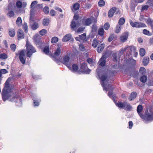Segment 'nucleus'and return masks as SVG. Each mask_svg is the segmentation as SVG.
I'll list each match as a JSON object with an SVG mask.
<instances>
[{
    "instance_id": "nucleus-1",
    "label": "nucleus",
    "mask_w": 153,
    "mask_h": 153,
    "mask_svg": "<svg viewBox=\"0 0 153 153\" xmlns=\"http://www.w3.org/2000/svg\"><path fill=\"white\" fill-rule=\"evenodd\" d=\"M12 78L10 77L7 79L2 89L1 95L2 100L4 101H6L11 97V96L10 93L11 92L12 88L10 86V82Z\"/></svg>"
},
{
    "instance_id": "nucleus-2",
    "label": "nucleus",
    "mask_w": 153,
    "mask_h": 153,
    "mask_svg": "<svg viewBox=\"0 0 153 153\" xmlns=\"http://www.w3.org/2000/svg\"><path fill=\"white\" fill-rule=\"evenodd\" d=\"M143 108L141 105H138L137 108V111L140 117L143 120V121L146 122L153 120V112L150 109L146 110L144 115L141 113Z\"/></svg>"
},
{
    "instance_id": "nucleus-3",
    "label": "nucleus",
    "mask_w": 153,
    "mask_h": 153,
    "mask_svg": "<svg viewBox=\"0 0 153 153\" xmlns=\"http://www.w3.org/2000/svg\"><path fill=\"white\" fill-rule=\"evenodd\" d=\"M26 50L23 49L19 51L18 54H16V55H19V58L20 62L23 64H24L25 62L26 58L25 53H26V56L27 57H29V41L28 39L26 40Z\"/></svg>"
},
{
    "instance_id": "nucleus-4",
    "label": "nucleus",
    "mask_w": 153,
    "mask_h": 153,
    "mask_svg": "<svg viewBox=\"0 0 153 153\" xmlns=\"http://www.w3.org/2000/svg\"><path fill=\"white\" fill-rule=\"evenodd\" d=\"M107 76L105 75H102L100 79L102 80L101 85L103 88V89L107 91L109 89L110 86L107 85V81L108 80L107 79Z\"/></svg>"
},
{
    "instance_id": "nucleus-5",
    "label": "nucleus",
    "mask_w": 153,
    "mask_h": 153,
    "mask_svg": "<svg viewBox=\"0 0 153 153\" xmlns=\"http://www.w3.org/2000/svg\"><path fill=\"white\" fill-rule=\"evenodd\" d=\"M130 23L131 25L133 27L140 28L144 27L146 26V25L143 23L134 22L131 21H130Z\"/></svg>"
},
{
    "instance_id": "nucleus-6",
    "label": "nucleus",
    "mask_w": 153,
    "mask_h": 153,
    "mask_svg": "<svg viewBox=\"0 0 153 153\" xmlns=\"http://www.w3.org/2000/svg\"><path fill=\"white\" fill-rule=\"evenodd\" d=\"M13 98L17 106L20 107L22 105V99L19 96L14 95Z\"/></svg>"
},
{
    "instance_id": "nucleus-7",
    "label": "nucleus",
    "mask_w": 153,
    "mask_h": 153,
    "mask_svg": "<svg viewBox=\"0 0 153 153\" xmlns=\"http://www.w3.org/2000/svg\"><path fill=\"white\" fill-rule=\"evenodd\" d=\"M24 33L22 29H18L17 32L18 39L19 40L24 38Z\"/></svg>"
},
{
    "instance_id": "nucleus-8",
    "label": "nucleus",
    "mask_w": 153,
    "mask_h": 153,
    "mask_svg": "<svg viewBox=\"0 0 153 153\" xmlns=\"http://www.w3.org/2000/svg\"><path fill=\"white\" fill-rule=\"evenodd\" d=\"M69 60L70 57L68 55L65 56L63 58V63L65 64L68 68L70 67L68 64Z\"/></svg>"
},
{
    "instance_id": "nucleus-9",
    "label": "nucleus",
    "mask_w": 153,
    "mask_h": 153,
    "mask_svg": "<svg viewBox=\"0 0 153 153\" xmlns=\"http://www.w3.org/2000/svg\"><path fill=\"white\" fill-rule=\"evenodd\" d=\"M106 59V57L105 55L102 56L99 62L100 65L102 66H104L105 65Z\"/></svg>"
},
{
    "instance_id": "nucleus-10",
    "label": "nucleus",
    "mask_w": 153,
    "mask_h": 153,
    "mask_svg": "<svg viewBox=\"0 0 153 153\" xmlns=\"http://www.w3.org/2000/svg\"><path fill=\"white\" fill-rule=\"evenodd\" d=\"M128 33L126 32L120 37L121 41L122 42H124L126 41L128 38Z\"/></svg>"
},
{
    "instance_id": "nucleus-11",
    "label": "nucleus",
    "mask_w": 153,
    "mask_h": 153,
    "mask_svg": "<svg viewBox=\"0 0 153 153\" xmlns=\"http://www.w3.org/2000/svg\"><path fill=\"white\" fill-rule=\"evenodd\" d=\"M91 19L90 18H87L83 21L82 24L84 25H89L91 24Z\"/></svg>"
},
{
    "instance_id": "nucleus-12",
    "label": "nucleus",
    "mask_w": 153,
    "mask_h": 153,
    "mask_svg": "<svg viewBox=\"0 0 153 153\" xmlns=\"http://www.w3.org/2000/svg\"><path fill=\"white\" fill-rule=\"evenodd\" d=\"M116 7H113L111 9L109 10L108 13V16L109 17H112L116 11Z\"/></svg>"
},
{
    "instance_id": "nucleus-13",
    "label": "nucleus",
    "mask_w": 153,
    "mask_h": 153,
    "mask_svg": "<svg viewBox=\"0 0 153 153\" xmlns=\"http://www.w3.org/2000/svg\"><path fill=\"white\" fill-rule=\"evenodd\" d=\"M71 34L70 33L68 34L63 37L62 39V41L63 42H66L68 41L71 39Z\"/></svg>"
},
{
    "instance_id": "nucleus-14",
    "label": "nucleus",
    "mask_w": 153,
    "mask_h": 153,
    "mask_svg": "<svg viewBox=\"0 0 153 153\" xmlns=\"http://www.w3.org/2000/svg\"><path fill=\"white\" fill-rule=\"evenodd\" d=\"M124 108L125 110L127 111H130L132 108V107L131 105L127 102H125V104Z\"/></svg>"
},
{
    "instance_id": "nucleus-15",
    "label": "nucleus",
    "mask_w": 153,
    "mask_h": 153,
    "mask_svg": "<svg viewBox=\"0 0 153 153\" xmlns=\"http://www.w3.org/2000/svg\"><path fill=\"white\" fill-rule=\"evenodd\" d=\"M36 52V51L34 47L31 45H29V57L32 53Z\"/></svg>"
},
{
    "instance_id": "nucleus-16",
    "label": "nucleus",
    "mask_w": 153,
    "mask_h": 153,
    "mask_svg": "<svg viewBox=\"0 0 153 153\" xmlns=\"http://www.w3.org/2000/svg\"><path fill=\"white\" fill-rule=\"evenodd\" d=\"M137 94L136 92H134L131 93L128 99L130 101H131L135 99L137 96Z\"/></svg>"
},
{
    "instance_id": "nucleus-17",
    "label": "nucleus",
    "mask_w": 153,
    "mask_h": 153,
    "mask_svg": "<svg viewBox=\"0 0 153 153\" xmlns=\"http://www.w3.org/2000/svg\"><path fill=\"white\" fill-rule=\"evenodd\" d=\"M104 46L105 45L103 43H102L101 44L98 45L97 49V51L99 53H100L103 51L104 48Z\"/></svg>"
},
{
    "instance_id": "nucleus-18",
    "label": "nucleus",
    "mask_w": 153,
    "mask_h": 153,
    "mask_svg": "<svg viewBox=\"0 0 153 153\" xmlns=\"http://www.w3.org/2000/svg\"><path fill=\"white\" fill-rule=\"evenodd\" d=\"M134 49L135 47L134 46L126 47L123 48H122L120 51L121 52H123L126 51L127 49L128 51L131 50L132 51V50H134Z\"/></svg>"
},
{
    "instance_id": "nucleus-19",
    "label": "nucleus",
    "mask_w": 153,
    "mask_h": 153,
    "mask_svg": "<svg viewBox=\"0 0 153 153\" xmlns=\"http://www.w3.org/2000/svg\"><path fill=\"white\" fill-rule=\"evenodd\" d=\"M16 24L19 27H20L22 25V21L20 17H19L16 20Z\"/></svg>"
},
{
    "instance_id": "nucleus-20",
    "label": "nucleus",
    "mask_w": 153,
    "mask_h": 153,
    "mask_svg": "<svg viewBox=\"0 0 153 153\" xmlns=\"http://www.w3.org/2000/svg\"><path fill=\"white\" fill-rule=\"evenodd\" d=\"M49 19L48 18H44L43 21V24L45 26H48L49 24Z\"/></svg>"
},
{
    "instance_id": "nucleus-21",
    "label": "nucleus",
    "mask_w": 153,
    "mask_h": 153,
    "mask_svg": "<svg viewBox=\"0 0 153 153\" xmlns=\"http://www.w3.org/2000/svg\"><path fill=\"white\" fill-rule=\"evenodd\" d=\"M149 62V58L147 57H145L143 60V63L144 66L147 65Z\"/></svg>"
},
{
    "instance_id": "nucleus-22",
    "label": "nucleus",
    "mask_w": 153,
    "mask_h": 153,
    "mask_svg": "<svg viewBox=\"0 0 153 153\" xmlns=\"http://www.w3.org/2000/svg\"><path fill=\"white\" fill-rule=\"evenodd\" d=\"M100 41H98L96 39H94L93 40V43L92 44V46L94 48L97 47V45L99 44Z\"/></svg>"
},
{
    "instance_id": "nucleus-23",
    "label": "nucleus",
    "mask_w": 153,
    "mask_h": 153,
    "mask_svg": "<svg viewBox=\"0 0 153 153\" xmlns=\"http://www.w3.org/2000/svg\"><path fill=\"white\" fill-rule=\"evenodd\" d=\"M41 39V37L38 34L36 35L33 37L34 40L36 42H39Z\"/></svg>"
},
{
    "instance_id": "nucleus-24",
    "label": "nucleus",
    "mask_w": 153,
    "mask_h": 153,
    "mask_svg": "<svg viewBox=\"0 0 153 153\" xmlns=\"http://www.w3.org/2000/svg\"><path fill=\"white\" fill-rule=\"evenodd\" d=\"M143 33L144 34L149 36H151L153 34V31L150 32L149 31L147 30V29H144L143 31Z\"/></svg>"
},
{
    "instance_id": "nucleus-25",
    "label": "nucleus",
    "mask_w": 153,
    "mask_h": 153,
    "mask_svg": "<svg viewBox=\"0 0 153 153\" xmlns=\"http://www.w3.org/2000/svg\"><path fill=\"white\" fill-rule=\"evenodd\" d=\"M43 52L45 54L48 55L49 53V46H45L43 50Z\"/></svg>"
},
{
    "instance_id": "nucleus-26",
    "label": "nucleus",
    "mask_w": 153,
    "mask_h": 153,
    "mask_svg": "<svg viewBox=\"0 0 153 153\" xmlns=\"http://www.w3.org/2000/svg\"><path fill=\"white\" fill-rule=\"evenodd\" d=\"M37 3V2L36 1H33L30 5V8L32 9H34L35 10V7L36 6V4Z\"/></svg>"
},
{
    "instance_id": "nucleus-27",
    "label": "nucleus",
    "mask_w": 153,
    "mask_h": 153,
    "mask_svg": "<svg viewBox=\"0 0 153 153\" xmlns=\"http://www.w3.org/2000/svg\"><path fill=\"white\" fill-rule=\"evenodd\" d=\"M35 15V11L34 9H32L31 10L30 12V20H32L33 18Z\"/></svg>"
},
{
    "instance_id": "nucleus-28",
    "label": "nucleus",
    "mask_w": 153,
    "mask_h": 153,
    "mask_svg": "<svg viewBox=\"0 0 153 153\" xmlns=\"http://www.w3.org/2000/svg\"><path fill=\"white\" fill-rule=\"evenodd\" d=\"M79 36L81 40L85 41H87L86 35L85 33H84L81 35H79Z\"/></svg>"
},
{
    "instance_id": "nucleus-29",
    "label": "nucleus",
    "mask_w": 153,
    "mask_h": 153,
    "mask_svg": "<svg viewBox=\"0 0 153 153\" xmlns=\"http://www.w3.org/2000/svg\"><path fill=\"white\" fill-rule=\"evenodd\" d=\"M146 22L148 24L151 26L152 29L153 28V20L150 19H148Z\"/></svg>"
},
{
    "instance_id": "nucleus-30",
    "label": "nucleus",
    "mask_w": 153,
    "mask_h": 153,
    "mask_svg": "<svg viewBox=\"0 0 153 153\" xmlns=\"http://www.w3.org/2000/svg\"><path fill=\"white\" fill-rule=\"evenodd\" d=\"M58 41V37L54 36L52 37L51 40V42L53 44L56 43Z\"/></svg>"
},
{
    "instance_id": "nucleus-31",
    "label": "nucleus",
    "mask_w": 153,
    "mask_h": 153,
    "mask_svg": "<svg viewBox=\"0 0 153 153\" xmlns=\"http://www.w3.org/2000/svg\"><path fill=\"white\" fill-rule=\"evenodd\" d=\"M61 48L59 47H58L56 51L54 53V55L55 56H59L61 53Z\"/></svg>"
},
{
    "instance_id": "nucleus-32",
    "label": "nucleus",
    "mask_w": 153,
    "mask_h": 153,
    "mask_svg": "<svg viewBox=\"0 0 153 153\" xmlns=\"http://www.w3.org/2000/svg\"><path fill=\"white\" fill-rule=\"evenodd\" d=\"M80 7V5L78 3L74 4L73 6V8L74 10L75 11L77 10Z\"/></svg>"
},
{
    "instance_id": "nucleus-33",
    "label": "nucleus",
    "mask_w": 153,
    "mask_h": 153,
    "mask_svg": "<svg viewBox=\"0 0 153 153\" xmlns=\"http://www.w3.org/2000/svg\"><path fill=\"white\" fill-rule=\"evenodd\" d=\"M16 7L19 8H21L22 6V4L20 1H17L16 3Z\"/></svg>"
},
{
    "instance_id": "nucleus-34",
    "label": "nucleus",
    "mask_w": 153,
    "mask_h": 153,
    "mask_svg": "<svg viewBox=\"0 0 153 153\" xmlns=\"http://www.w3.org/2000/svg\"><path fill=\"white\" fill-rule=\"evenodd\" d=\"M140 55L141 56H144L145 54V50L143 48H141L140 49Z\"/></svg>"
},
{
    "instance_id": "nucleus-35",
    "label": "nucleus",
    "mask_w": 153,
    "mask_h": 153,
    "mask_svg": "<svg viewBox=\"0 0 153 153\" xmlns=\"http://www.w3.org/2000/svg\"><path fill=\"white\" fill-rule=\"evenodd\" d=\"M125 22V18L122 17L120 18L119 20V24L120 25H123Z\"/></svg>"
},
{
    "instance_id": "nucleus-36",
    "label": "nucleus",
    "mask_w": 153,
    "mask_h": 153,
    "mask_svg": "<svg viewBox=\"0 0 153 153\" xmlns=\"http://www.w3.org/2000/svg\"><path fill=\"white\" fill-rule=\"evenodd\" d=\"M125 102H118L117 103V105L119 108H122L124 107L125 104Z\"/></svg>"
},
{
    "instance_id": "nucleus-37",
    "label": "nucleus",
    "mask_w": 153,
    "mask_h": 153,
    "mask_svg": "<svg viewBox=\"0 0 153 153\" xmlns=\"http://www.w3.org/2000/svg\"><path fill=\"white\" fill-rule=\"evenodd\" d=\"M147 80V77L146 76H142L140 78V81L142 82H145Z\"/></svg>"
},
{
    "instance_id": "nucleus-38",
    "label": "nucleus",
    "mask_w": 153,
    "mask_h": 153,
    "mask_svg": "<svg viewBox=\"0 0 153 153\" xmlns=\"http://www.w3.org/2000/svg\"><path fill=\"white\" fill-rule=\"evenodd\" d=\"M32 29H37L39 27L38 24L36 22H34L31 26Z\"/></svg>"
},
{
    "instance_id": "nucleus-39",
    "label": "nucleus",
    "mask_w": 153,
    "mask_h": 153,
    "mask_svg": "<svg viewBox=\"0 0 153 153\" xmlns=\"http://www.w3.org/2000/svg\"><path fill=\"white\" fill-rule=\"evenodd\" d=\"M9 35L11 37H13L15 35V32L14 29H12L11 30H10L9 32Z\"/></svg>"
},
{
    "instance_id": "nucleus-40",
    "label": "nucleus",
    "mask_w": 153,
    "mask_h": 153,
    "mask_svg": "<svg viewBox=\"0 0 153 153\" xmlns=\"http://www.w3.org/2000/svg\"><path fill=\"white\" fill-rule=\"evenodd\" d=\"M78 69V66L77 65L74 64L72 65V71L73 72H76Z\"/></svg>"
},
{
    "instance_id": "nucleus-41",
    "label": "nucleus",
    "mask_w": 153,
    "mask_h": 153,
    "mask_svg": "<svg viewBox=\"0 0 153 153\" xmlns=\"http://www.w3.org/2000/svg\"><path fill=\"white\" fill-rule=\"evenodd\" d=\"M139 72L142 74H144L146 73V70L144 68L142 67L140 68Z\"/></svg>"
},
{
    "instance_id": "nucleus-42",
    "label": "nucleus",
    "mask_w": 153,
    "mask_h": 153,
    "mask_svg": "<svg viewBox=\"0 0 153 153\" xmlns=\"http://www.w3.org/2000/svg\"><path fill=\"white\" fill-rule=\"evenodd\" d=\"M105 4V2L103 0H100L98 2V5L100 7L104 6Z\"/></svg>"
},
{
    "instance_id": "nucleus-43",
    "label": "nucleus",
    "mask_w": 153,
    "mask_h": 153,
    "mask_svg": "<svg viewBox=\"0 0 153 153\" xmlns=\"http://www.w3.org/2000/svg\"><path fill=\"white\" fill-rule=\"evenodd\" d=\"M43 11L45 14H48L49 11L48 7L47 6H45L43 9Z\"/></svg>"
},
{
    "instance_id": "nucleus-44",
    "label": "nucleus",
    "mask_w": 153,
    "mask_h": 153,
    "mask_svg": "<svg viewBox=\"0 0 153 153\" xmlns=\"http://www.w3.org/2000/svg\"><path fill=\"white\" fill-rule=\"evenodd\" d=\"M7 57V55L5 53H2L0 55V59H6Z\"/></svg>"
},
{
    "instance_id": "nucleus-45",
    "label": "nucleus",
    "mask_w": 153,
    "mask_h": 153,
    "mask_svg": "<svg viewBox=\"0 0 153 153\" xmlns=\"http://www.w3.org/2000/svg\"><path fill=\"white\" fill-rule=\"evenodd\" d=\"M104 29H98V34L100 36H103L104 35Z\"/></svg>"
},
{
    "instance_id": "nucleus-46",
    "label": "nucleus",
    "mask_w": 153,
    "mask_h": 153,
    "mask_svg": "<svg viewBox=\"0 0 153 153\" xmlns=\"http://www.w3.org/2000/svg\"><path fill=\"white\" fill-rule=\"evenodd\" d=\"M47 32V31L45 29H42L39 31V33L41 35L43 36Z\"/></svg>"
},
{
    "instance_id": "nucleus-47",
    "label": "nucleus",
    "mask_w": 153,
    "mask_h": 153,
    "mask_svg": "<svg viewBox=\"0 0 153 153\" xmlns=\"http://www.w3.org/2000/svg\"><path fill=\"white\" fill-rule=\"evenodd\" d=\"M146 4L149 6L153 7V0H148Z\"/></svg>"
},
{
    "instance_id": "nucleus-48",
    "label": "nucleus",
    "mask_w": 153,
    "mask_h": 153,
    "mask_svg": "<svg viewBox=\"0 0 153 153\" xmlns=\"http://www.w3.org/2000/svg\"><path fill=\"white\" fill-rule=\"evenodd\" d=\"M10 48L13 51H15L16 49V45L14 44H12L10 46Z\"/></svg>"
},
{
    "instance_id": "nucleus-49",
    "label": "nucleus",
    "mask_w": 153,
    "mask_h": 153,
    "mask_svg": "<svg viewBox=\"0 0 153 153\" xmlns=\"http://www.w3.org/2000/svg\"><path fill=\"white\" fill-rule=\"evenodd\" d=\"M7 15L9 16V17L11 18L13 17L14 16V13L13 11L11 10L8 12Z\"/></svg>"
},
{
    "instance_id": "nucleus-50",
    "label": "nucleus",
    "mask_w": 153,
    "mask_h": 153,
    "mask_svg": "<svg viewBox=\"0 0 153 153\" xmlns=\"http://www.w3.org/2000/svg\"><path fill=\"white\" fill-rule=\"evenodd\" d=\"M149 6H149V5L147 4L146 5L143 6L141 9L142 11L147 10Z\"/></svg>"
},
{
    "instance_id": "nucleus-51",
    "label": "nucleus",
    "mask_w": 153,
    "mask_h": 153,
    "mask_svg": "<svg viewBox=\"0 0 153 153\" xmlns=\"http://www.w3.org/2000/svg\"><path fill=\"white\" fill-rule=\"evenodd\" d=\"M114 38V36L113 34H111L110 35L108 39V41L109 42H111Z\"/></svg>"
},
{
    "instance_id": "nucleus-52",
    "label": "nucleus",
    "mask_w": 153,
    "mask_h": 153,
    "mask_svg": "<svg viewBox=\"0 0 153 153\" xmlns=\"http://www.w3.org/2000/svg\"><path fill=\"white\" fill-rule=\"evenodd\" d=\"M71 27L72 29L76 27V22L74 21V20H73L71 22Z\"/></svg>"
},
{
    "instance_id": "nucleus-53",
    "label": "nucleus",
    "mask_w": 153,
    "mask_h": 153,
    "mask_svg": "<svg viewBox=\"0 0 153 153\" xmlns=\"http://www.w3.org/2000/svg\"><path fill=\"white\" fill-rule=\"evenodd\" d=\"M87 67L86 64L85 63H83L82 64L81 68V70H85Z\"/></svg>"
},
{
    "instance_id": "nucleus-54",
    "label": "nucleus",
    "mask_w": 153,
    "mask_h": 153,
    "mask_svg": "<svg viewBox=\"0 0 153 153\" xmlns=\"http://www.w3.org/2000/svg\"><path fill=\"white\" fill-rule=\"evenodd\" d=\"M110 25L108 22L105 23L104 25V29H109Z\"/></svg>"
},
{
    "instance_id": "nucleus-55",
    "label": "nucleus",
    "mask_w": 153,
    "mask_h": 153,
    "mask_svg": "<svg viewBox=\"0 0 153 153\" xmlns=\"http://www.w3.org/2000/svg\"><path fill=\"white\" fill-rule=\"evenodd\" d=\"M108 95L110 98H114V96L113 94L112 91L111 90H109Z\"/></svg>"
},
{
    "instance_id": "nucleus-56",
    "label": "nucleus",
    "mask_w": 153,
    "mask_h": 153,
    "mask_svg": "<svg viewBox=\"0 0 153 153\" xmlns=\"http://www.w3.org/2000/svg\"><path fill=\"white\" fill-rule=\"evenodd\" d=\"M56 12L55 10H51L50 11V14L51 16H55L56 14Z\"/></svg>"
},
{
    "instance_id": "nucleus-57",
    "label": "nucleus",
    "mask_w": 153,
    "mask_h": 153,
    "mask_svg": "<svg viewBox=\"0 0 153 153\" xmlns=\"http://www.w3.org/2000/svg\"><path fill=\"white\" fill-rule=\"evenodd\" d=\"M84 29H75V32L77 34H80L83 32Z\"/></svg>"
},
{
    "instance_id": "nucleus-58",
    "label": "nucleus",
    "mask_w": 153,
    "mask_h": 153,
    "mask_svg": "<svg viewBox=\"0 0 153 153\" xmlns=\"http://www.w3.org/2000/svg\"><path fill=\"white\" fill-rule=\"evenodd\" d=\"M2 74H5L8 73V71L5 69H3L0 70Z\"/></svg>"
},
{
    "instance_id": "nucleus-59",
    "label": "nucleus",
    "mask_w": 153,
    "mask_h": 153,
    "mask_svg": "<svg viewBox=\"0 0 153 153\" xmlns=\"http://www.w3.org/2000/svg\"><path fill=\"white\" fill-rule=\"evenodd\" d=\"M92 5L90 3H87L86 4L85 6V7L86 8L88 9L91 7Z\"/></svg>"
},
{
    "instance_id": "nucleus-60",
    "label": "nucleus",
    "mask_w": 153,
    "mask_h": 153,
    "mask_svg": "<svg viewBox=\"0 0 153 153\" xmlns=\"http://www.w3.org/2000/svg\"><path fill=\"white\" fill-rule=\"evenodd\" d=\"M79 48L80 50L82 51L85 50V47L84 46L82 45H80L79 46Z\"/></svg>"
},
{
    "instance_id": "nucleus-61",
    "label": "nucleus",
    "mask_w": 153,
    "mask_h": 153,
    "mask_svg": "<svg viewBox=\"0 0 153 153\" xmlns=\"http://www.w3.org/2000/svg\"><path fill=\"white\" fill-rule=\"evenodd\" d=\"M79 18V16L78 15H75L74 16V18L73 20H74H74H77Z\"/></svg>"
},
{
    "instance_id": "nucleus-62",
    "label": "nucleus",
    "mask_w": 153,
    "mask_h": 153,
    "mask_svg": "<svg viewBox=\"0 0 153 153\" xmlns=\"http://www.w3.org/2000/svg\"><path fill=\"white\" fill-rule=\"evenodd\" d=\"M33 102L35 106H38L39 105V102L37 100H34Z\"/></svg>"
},
{
    "instance_id": "nucleus-63",
    "label": "nucleus",
    "mask_w": 153,
    "mask_h": 153,
    "mask_svg": "<svg viewBox=\"0 0 153 153\" xmlns=\"http://www.w3.org/2000/svg\"><path fill=\"white\" fill-rule=\"evenodd\" d=\"M129 128H131L133 126V123L131 121H130L128 122Z\"/></svg>"
},
{
    "instance_id": "nucleus-64",
    "label": "nucleus",
    "mask_w": 153,
    "mask_h": 153,
    "mask_svg": "<svg viewBox=\"0 0 153 153\" xmlns=\"http://www.w3.org/2000/svg\"><path fill=\"white\" fill-rule=\"evenodd\" d=\"M87 61L88 63L91 64L93 62L92 59L91 58H89L87 59Z\"/></svg>"
}]
</instances>
